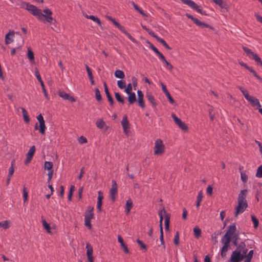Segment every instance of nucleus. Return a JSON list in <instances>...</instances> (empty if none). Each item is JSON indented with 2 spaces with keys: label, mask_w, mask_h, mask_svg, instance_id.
<instances>
[{
  "label": "nucleus",
  "mask_w": 262,
  "mask_h": 262,
  "mask_svg": "<svg viewBox=\"0 0 262 262\" xmlns=\"http://www.w3.org/2000/svg\"><path fill=\"white\" fill-rule=\"evenodd\" d=\"M26 9L33 15L36 16L40 21L45 23H51L53 21L52 12L49 8H47L43 10V12L45 14H43L41 9L37 8L34 5L28 3H26Z\"/></svg>",
  "instance_id": "1"
},
{
  "label": "nucleus",
  "mask_w": 262,
  "mask_h": 262,
  "mask_svg": "<svg viewBox=\"0 0 262 262\" xmlns=\"http://www.w3.org/2000/svg\"><path fill=\"white\" fill-rule=\"evenodd\" d=\"M248 191L247 189L242 190L237 197V205L235 208L234 216L237 217L239 214L243 213L248 205L246 199Z\"/></svg>",
  "instance_id": "2"
},
{
  "label": "nucleus",
  "mask_w": 262,
  "mask_h": 262,
  "mask_svg": "<svg viewBox=\"0 0 262 262\" xmlns=\"http://www.w3.org/2000/svg\"><path fill=\"white\" fill-rule=\"evenodd\" d=\"M225 234H227L228 237H229L230 242L231 239L238 241L239 238V233L236 232V227L235 223L228 226L227 231Z\"/></svg>",
  "instance_id": "3"
},
{
  "label": "nucleus",
  "mask_w": 262,
  "mask_h": 262,
  "mask_svg": "<svg viewBox=\"0 0 262 262\" xmlns=\"http://www.w3.org/2000/svg\"><path fill=\"white\" fill-rule=\"evenodd\" d=\"M184 4L188 5L192 9L195 10L198 13H201L202 15H206V13L205 11L203 10L202 8L194 3L192 0H181Z\"/></svg>",
  "instance_id": "4"
},
{
  "label": "nucleus",
  "mask_w": 262,
  "mask_h": 262,
  "mask_svg": "<svg viewBox=\"0 0 262 262\" xmlns=\"http://www.w3.org/2000/svg\"><path fill=\"white\" fill-rule=\"evenodd\" d=\"M227 234H225L221 239V242L224 244L221 249V255L224 257L226 256V253L228 251L230 245V239Z\"/></svg>",
  "instance_id": "5"
},
{
  "label": "nucleus",
  "mask_w": 262,
  "mask_h": 262,
  "mask_svg": "<svg viewBox=\"0 0 262 262\" xmlns=\"http://www.w3.org/2000/svg\"><path fill=\"white\" fill-rule=\"evenodd\" d=\"M164 145L161 139H157L155 143L154 154L159 155L164 152Z\"/></svg>",
  "instance_id": "6"
},
{
  "label": "nucleus",
  "mask_w": 262,
  "mask_h": 262,
  "mask_svg": "<svg viewBox=\"0 0 262 262\" xmlns=\"http://www.w3.org/2000/svg\"><path fill=\"white\" fill-rule=\"evenodd\" d=\"M245 256V253L244 254H240V251L235 250L233 252L229 262H239L242 260Z\"/></svg>",
  "instance_id": "7"
},
{
  "label": "nucleus",
  "mask_w": 262,
  "mask_h": 262,
  "mask_svg": "<svg viewBox=\"0 0 262 262\" xmlns=\"http://www.w3.org/2000/svg\"><path fill=\"white\" fill-rule=\"evenodd\" d=\"M171 117L173 118L175 123L182 130L186 132L188 130V127L187 125L183 122L179 118H178L174 114H171Z\"/></svg>",
  "instance_id": "8"
},
{
  "label": "nucleus",
  "mask_w": 262,
  "mask_h": 262,
  "mask_svg": "<svg viewBox=\"0 0 262 262\" xmlns=\"http://www.w3.org/2000/svg\"><path fill=\"white\" fill-rule=\"evenodd\" d=\"M35 152V146L34 145L31 146L29 149L28 152L26 154V159L24 161L25 165H28L30 163L32 159V158Z\"/></svg>",
  "instance_id": "9"
},
{
  "label": "nucleus",
  "mask_w": 262,
  "mask_h": 262,
  "mask_svg": "<svg viewBox=\"0 0 262 262\" xmlns=\"http://www.w3.org/2000/svg\"><path fill=\"white\" fill-rule=\"evenodd\" d=\"M239 63L241 66L244 67L246 69L248 70L251 73H252L253 76L256 78H257L260 81L262 82V78H261L257 75L256 72L253 70V69L252 67L248 66L246 63H245L243 61H240Z\"/></svg>",
  "instance_id": "10"
},
{
  "label": "nucleus",
  "mask_w": 262,
  "mask_h": 262,
  "mask_svg": "<svg viewBox=\"0 0 262 262\" xmlns=\"http://www.w3.org/2000/svg\"><path fill=\"white\" fill-rule=\"evenodd\" d=\"M112 188L110 190V197L113 201L115 200V195L117 192V184L115 180L112 181Z\"/></svg>",
  "instance_id": "11"
},
{
  "label": "nucleus",
  "mask_w": 262,
  "mask_h": 262,
  "mask_svg": "<svg viewBox=\"0 0 262 262\" xmlns=\"http://www.w3.org/2000/svg\"><path fill=\"white\" fill-rule=\"evenodd\" d=\"M58 95L64 100H68L72 102L76 101V99L74 97L70 96L69 94L63 91H59Z\"/></svg>",
  "instance_id": "12"
},
{
  "label": "nucleus",
  "mask_w": 262,
  "mask_h": 262,
  "mask_svg": "<svg viewBox=\"0 0 262 262\" xmlns=\"http://www.w3.org/2000/svg\"><path fill=\"white\" fill-rule=\"evenodd\" d=\"M121 125L123 129L124 133L126 135H128L129 132L128 130L129 128V122L126 115H124L123 117L122 120L121 121Z\"/></svg>",
  "instance_id": "13"
},
{
  "label": "nucleus",
  "mask_w": 262,
  "mask_h": 262,
  "mask_svg": "<svg viewBox=\"0 0 262 262\" xmlns=\"http://www.w3.org/2000/svg\"><path fill=\"white\" fill-rule=\"evenodd\" d=\"M246 100L250 102L252 106H256V108L261 107V105L258 99L250 95Z\"/></svg>",
  "instance_id": "14"
},
{
  "label": "nucleus",
  "mask_w": 262,
  "mask_h": 262,
  "mask_svg": "<svg viewBox=\"0 0 262 262\" xmlns=\"http://www.w3.org/2000/svg\"><path fill=\"white\" fill-rule=\"evenodd\" d=\"M138 95V105L142 108H144L145 106V103L144 101V95L142 92L140 90L137 91Z\"/></svg>",
  "instance_id": "15"
},
{
  "label": "nucleus",
  "mask_w": 262,
  "mask_h": 262,
  "mask_svg": "<svg viewBox=\"0 0 262 262\" xmlns=\"http://www.w3.org/2000/svg\"><path fill=\"white\" fill-rule=\"evenodd\" d=\"M195 24L201 28H208V31H212L214 30V28L209 24L201 21L198 19L195 20Z\"/></svg>",
  "instance_id": "16"
},
{
  "label": "nucleus",
  "mask_w": 262,
  "mask_h": 262,
  "mask_svg": "<svg viewBox=\"0 0 262 262\" xmlns=\"http://www.w3.org/2000/svg\"><path fill=\"white\" fill-rule=\"evenodd\" d=\"M106 17L108 20H111L113 23V24L119 29L120 31L123 32V33H126L124 27L121 26L118 21L116 20L115 18L108 16H107Z\"/></svg>",
  "instance_id": "17"
},
{
  "label": "nucleus",
  "mask_w": 262,
  "mask_h": 262,
  "mask_svg": "<svg viewBox=\"0 0 262 262\" xmlns=\"http://www.w3.org/2000/svg\"><path fill=\"white\" fill-rule=\"evenodd\" d=\"M93 209V207L91 206L88 207V209L85 213L84 220L91 221L94 216Z\"/></svg>",
  "instance_id": "18"
},
{
  "label": "nucleus",
  "mask_w": 262,
  "mask_h": 262,
  "mask_svg": "<svg viewBox=\"0 0 262 262\" xmlns=\"http://www.w3.org/2000/svg\"><path fill=\"white\" fill-rule=\"evenodd\" d=\"M235 250H238V251H240V254H244L245 252V256L248 251V249L246 248L245 243L244 242H242L239 244Z\"/></svg>",
  "instance_id": "19"
},
{
  "label": "nucleus",
  "mask_w": 262,
  "mask_h": 262,
  "mask_svg": "<svg viewBox=\"0 0 262 262\" xmlns=\"http://www.w3.org/2000/svg\"><path fill=\"white\" fill-rule=\"evenodd\" d=\"M146 97L147 100L151 103L152 106L156 107L157 104V101L156 100L154 96L151 94V93H147L146 94Z\"/></svg>",
  "instance_id": "20"
},
{
  "label": "nucleus",
  "mask_w": 262,
  "mask_h": 262,
  "mask_svg": "<svg viewBox=\"0 0 262 262\" xmlns=\"http://www.w3.org/2000/svg\"><path fill=\"white\" fill-rule=\"evenodd\" d=\"M118 241L120 243L121 246L123 249L124 252L125 253H129V250L128 249L127 246L124 243L123 239L121 235L118 236Z\"/></svg>",
  "instance_id": "21"
},
{
  "label": "nucleus",
  "mask_w": 262,
  "mask_h": 262,
  "mask_svg": "<svg viewBox=\"0 0 262 262\" xmlns=\"http://www.w3.org/2000/svg\"><path fill=\"white\" fill-rule=\"evenodd\" d=\"M96 125L99 129H102L104 127H105V130L108 129V126H106L102 119H98L96 122Z\"/></svg>",
  "instance_id": "22"
},
{
  "label": "nucleus",
  "mask_w": 262,
  "mask_h": 262,
  "mask_svg": "<svg viewBox=\"0 0 262 262\" xmlns=\"http://www.w3.org/2000/svg\"><path fill=\"white\" fill-rule=\"evenodd\" d=\"M153 36L155 37L157 40L160 42L164 47H165L166 49L168 50H170L171 48L168 46V45L166 42V41L162 38L159 37L155 34H152Z\"/></svg>",
  "instance_id": "23"
},
{
  "label": "nucleus",
  "mask_w": 262,
  "mask_h": 262,
  "mask_svg": "<svg viewBox=\"0 0 262 262\" xmlns=\"http://www.w3.org/2000/svg\"><path fill=\"white\" fill-rule=\"evenodd\" d=\"M86 256L88 257H93V247L91 246V245L88 243L86 244Z\"/></svg>",
  "instance_id": "24"
},
{
  "label": "nucleus",
  "mask_w": 262,
  "mask_h": 262,
  "mask_svg": "<svg viewBox=\"0 0 262 262\" xmlns=\"http://www.w3.org/2000/svg\"><path fill=\"white\" fill-rule=\"evenodd\" d=\"M14 34H6L5 36V43L8 45L13 41Z\"/></svg>",
  "instance_id": "25"
},
{
  "label": "nucleus",
  "mask_w": 262,
  "mask_h": 262,
  "mask_svg": "<svg viewBox=\"0 0 262 262\" xmlns=\"http://www.w3.org/2000/svg\"><path fill=\"white\" fill-rule=\"evenodd\" d=\"M133 207V202L132 200L129 199L127 200L126 202V208H125V212L128 214L129 213L131 208Z\"/></svg>",
  "instance_id": "26"
},
{
  "label": "nucleus",
  "mask_w": 262,
  "mask_h": 262,
  "mask_svg": "<svg viewBox=\"0 0 262 262\" xmlns=\"http://www.w3.org/2000/svg\"><path fill=\"white\" fill-rule=\"evenodd\" d=\"M21 109L25 122L26 123H29L30 122V118L28 114L27 111L24 107H21Z\"/></svg>",
  "instance_id": "27"
},
{
  "label": "nucleus",
  "mask_w": 262,
  "mask_h": 262,
  "mask_svg": "<svg viewBox=\"0 0 262 262\" xmlns=\"http://www.w3.org/2000/svg\"><path fill=\"white\" fill-rule=\"evenodd\" d=\"M203 197V192L202 190H200L198 193L196 199V206L198 208H199V207L200 206L201 202L202 200Z\"/></svg>",
  "instance_id": "28"
},
{
  "label": "nucleus",
  "mask_w": 262,
  "mask_h": 262,
  "mask_svg": "<svg viewBox=\"0 0 262 262\" xmlns=\"http://www.w3.org/2000/svg\"><path fill=\"white\" fill-rule=\"evenodd\" d=\"M194 235L196 238H199L201 236L202 231L198 226H195L193 228Z\"/></svg>",
  "instance_id": "29"
},
{
  "label": "nucleus",
  "mask_w": 262,
  "mask_h": 262,
  "mask_svg": "<svg viewBox=\"0 0 262 262\" xmlns=\"http://www.w3.org/2000/svg\"><path fill=\"white\" fill-rule=\"evenodd\" d=\"M128 95V101L130 104L134 103L136 100V97L135 93L127 94Z\"/></svg>",
  "instance_id": "30"
},
{
  "label": "nucleus",
  "mask_w": 262,
  "mask_h": 262,
  "mask_svg": "<svg viewBox=\"0 0 262 262\" xmlns=\"http://www.w3.org/2000/svg\"><path fill=\"white\" fill-rule=\"evenodd\" d=\"M170 218V214H165V230H169Z\"/></svg>",
  "instance_id": "31"
},
{
  "label": "nucleus",
  "mask_w": 262,
  "mask_h": 262,
  "mask_svg": "<svg viewBox=\"0 0 262 262\" xmlns=\"http://www.w3.org/2000/svg\"><path fill=\"white\" fill-rule=\"evenodd\" d=\"M115 76L117 78L123 79L125 77L124 72L120 70H117L115 72Z\"/></svg>",
  "instance_id": "32"
},
{
  "label": "nucleus",
  "mask_w": 262,
  "mask_h": 262,
  "mask_svg": "<svg viewBox=\"0 0 262 262\" xmlns=\"http://www.w3.org/2000/svg\"><path fill=\"white\" fill-rule=\"evenodd\" d=\"M39 123V133L41 134V135H45V131H46V125H45V122H40Z\"/></svg>",
  "instance_id": "33"
},
{
  "label": "nucleus",
  "mask_w": 262,
  "mask_h": 262,
  "mask_svg": "<svg viewBox=\"0 0 262 262\" xmlns=\"http://www.w3.org/2000/svg\"><path fill=\"white\" fill-rule=\"evenodd\" d=\"M131 4L133 7L135 8V9L138 11L140 14L142 15L143 16H146L145 14L143 12V11L137 5H136L134 2H132Z\"/></svg>",
  "instance_id": "34"
},
{
  "label": "nucleus",
  "mask_w": 262,
  "mask_h": 262,
  "mask_svg": "<svg viewBox=\"0 0 262 262\" xmlns=\"http://www.w3.org/2000/svg\"><path fill=\"white\" fill-rule=\"evenodd\" d=\"M86 17L91 19L93 21L96 23L98 25L101 26V21H100V19L98 17H97V16H95L94 15H90V16L86 15Z\"/></svg>",
  "instance_id": "35"
},
{
  "label": "nucleus",
  "mask_w": 262,
  "mask_h": 262,
  "mask_svg": "<svg viewBox=\"0 0 262 262\" xmlns=\"http://www.w3.org/2000/svg\"><path fill=\"white\" fill-rule=\"evenodd\" d=\"M28 58L32 62H34V53L30 48L28 49Z\"/></svg>",
  "instance_id": "36"
},
{
  "label": "nucleus",
  "mask_w": 262,
  "mask_h": 262,
  "mask_svg": "<svg viewBox=\"0 0 262 262\" xmlns=\"http://www.w3.org/2000/svg\"><path fill=\"white\" fill-rule=\"evenodd\" d=\"M44 167L45 169L49 170H53V163L52 162L46 161L44 164Z\"/></svg>",
  "instance_id": "37"
},
{
  "label": "nucleus",
  "mask_w": 262,
  "mask_h": 262,
  "mask_svg": "<svg viewBox=\"0 0 262 262\" xmlns=\"http://www.w3.org/2000/svg\"><path fill=\"white\" fill-rule=\"evenodd\" d=\"M42 226L46 229L48 233H51V227L50 225L46 222V221L44 219L42 221Z\"/></svg>",
  "instance_id": "38"
},
{
  "label": "nucleus",
  "mask_w": 262,
  "mask_h": 262,
  "mask_svg": "<svg viewBox=\"0 0 262 262\" xmlns=\"http://www.w3.org/2000/svg\"><path fill=\"white\" fill-rule=\"evenodd\" d=\"M115 96L116 100L122 104L124 103V99L121 96L120 94L118 92L115 93Z\"/></svg>",
  "instance_id": "39"
},
{
  "label": "nucleus",
  "mask_w": 262,
  "mask_h": 262,
  "mask_svg": "<svg viewBox=\"0 0 262 262\" xmlns=\"http://www.w3.org/2000/svg\"><path fill=\"white\" fill-rule=\"evenodd\" d=\"M163 213L164 214V215H165V214H167L166 212V210L164 208L162 210H160L158 212V214L160 217V225H162V221L163 219L162 215Z\"/></svg>",
  "instance_id": "40"
},
{
  "label": "nucleus",
  "mask_w": 262,
  "mask_h": 262,
  "mask_svg": "<svg viewBox=\"0 0 262 262\" xmlns=\"http://www.w3.org/2000/svg\"><path fill=\"white\" fill-rule=\"evenodd\" d=\"M95 97L97 101H100L102 100V97L100 94V92L98 88L95 89Z\"/></svg>",
  "instance_id": "41"
},
{
  "label": "nucleus",
  "mask_w": 262,
  "mask_h": 262,
  "mask_svg": "<svg viewBox=\"0 0 262 262\" xmlns=\"http://www.w3.org/2000/svg\"><path fill=\"white\" fill-rule=\"evenodd\" d=\"M10 227L9 222L8 221H5L3 222H0V227L3 229H6Z\"/></svg>",
  "instance_id": "42"
},
{
  "label": "nucleus",
  "mask_w": 262,
  "mask_h": 262,
  "mask_svg": "<svg viewBox=\"0 0 262 262\" xmlns=\"http://www.w3.org/2000/svg\"><path fill=\"white\" fill-rule=\"evenodd\" d=\"M238 88L241 91V92L242 93L243 95L244 96V97L246 98V99H247L249 97V96H250V95L248 93V91L245 90V89H244L242 86H238Z\"/></svg>",
  "instance_id": "43"
},
{
  "label": "nucleus",
  "mask_w": 262,
  "mask_h": 262,
  "mask_svg": "<svg viewBox=\"0 0 262 262\" xmlns=\"http://www.w3.org/2000/svg\"><path fill=\"white\" fill-rule=\"evenodd\" d=\"M14 163H15V160H13L11 161V166L9 169L8 176H9V177H11L14 173V168H13V165H14Z\"/></svg>",
  "instance_id": "44"
},
{
  "label": "nucleus",
  "mask_w": 262,
  "mask_h": 262,
  "mask_svg": "<svg viewBox=\"0 0 262 262\" xmlns=\"http://www.w3.org/2000/svg\"><path fill=\"white\" fill-rule=\"evenodd\" d=\"M251 220H252V221L253 223L254 227L255 228H257V227L258 226V225H259V221H258V220L254 215H252L251 216Z\"/></svg>",
  "instance_id": "45"
},
{
  "label": "nucleus",
  "mask_w": 262,
  "mask_h": 262,
  "mask_svg": "<svg viewBox=\"0 0 262 262\" xmlns=\"http://www.w3.org/2000/svg\"><path fill=\"white\" fill-rule=\"evenodd\" d=\"M106 95V97L108 99V102H110V105H113L114 104V100L112 97L111 96L109 91L105 92Z\"/></svg>",
  "instance_id": "46"
},
{
  "label": "nucleus",
  "mask_w": 262,
  "mask_h": 262,
  "mask_svg": "<svg viewBox=\"0 0 262 262\" xmlns=\"http://www.w3.org/2000/svg\"><path fill=\"white\" fill-rule=\"evenodd\" d=\"M173 243L177 246L179 245V231H177L175 234V235H174V237L173 238Z\"/></svg>",
  "instance_id": "47"
},
{
  "label": "nucleus",
  "mask_w": 262,
  "mask_h": 262,
  "mask_svg": "<svg viewBox=\"0 0 262 262\" xmlns=\"http://www.w3.org/2000/svg\"><path fill=\"white\" fill-rule=\"evenodd\" d=\"M256 177L259 178H262V165L258 167L256 173Z\"/></svg>",
  "instance_id": "48"
},
{
  "label": "nucleus",
  "mask_w": 262,
  "mask_h": 262,
  "mask_svg": "<svg viewBox=\"0 0 262 262\" xmlns=\"http://www.w3.org/2000/svg\"><path fill=\"white\" fill-rule=\"evenodd\" d=\"M241 180L244 183H246L247 182L248 177V176L243 171L241 172Z\"/></svg>",
  "instance_id": "49"
},
{
  "label": "nucleus",
  "mask_w": 262,
  "mask_h": 262,
  "mask_svg": "<svg viewBox=\"0 0 262 262\" xmlns=\"http://www.w3.org/2000/svg\"><path fill=\"white\" fill-rule=\"evenodd\" d=\"M35 75L38 81L41 83V82H43L41 79V76L40 75L39 72L37 68L35 69Z\"/></svg>",
  "instance_id": "50"
},
{
  "label": "nucleus",
  "mask_w": 262,
  "mask_h": 262,
  "mask_svg": "<svg viewBox=\"0 0 262 262\" xmlns=\"http://www.w3.org/2000/svg\"><path fill=\"white\" fill-rule=\"evenodd\" d=\"M118 86L121 89H123L125 88V82L123 80H118L117 81Z\"/></svg>",
  "instance_id": "51"
},
{
  "label": "nucleus",
  "mask_w": 262,
  "mask_h": 262,
  "mask_svg": "<svg viewBox=\"0 0 262 262\" xmlns=\"http://www.w3.org/2000/svg\"><path fill=\"white\" fill-rule=\"evenodd\" d=\"M40 85H41V86L42 88V90L43 91V94H44V95H45V97L47 99H49V97L48 96V93H47V90H46L45 89V85H44V83L43 82H41L40 83Z\"/></svg>",
  "instance_id": "52"
},
{
  "label": "nucleus",
  "mask_w": 262,
  "mask_h": 262,
  "mask_svg": "<svg viewBox=\"0 0 262 262\" xmlns=\"http://www.w3.org/2000/svg\"><path fill=\"white\" fill-rule=\"evenodd\" d=\"M137 242L138 245L140 246L142 249L146 250V246L144 244V243L139 239H137Z\"/></svg>",
  "instance_id": "53"
},
{
  "label": "nucleus",
  "mask_w": 262,
  "mask_h": 262,
  "mask_svg": "<svg viewBox=\"0 0 262 262\" xmlns=\"http://www.w3.org/2000/svg\"><path fill=\"white\" fill-rule=\"evenodd\" d=\"M28 192L26 190V188L24 187L23 189V199L24 202H26L28 200Z\"/></svg>",
  "instance_id": "54"
},
{
  "label": "nucleus",
  "mask_w": 262,
  "mask_h": 262,
  "mask_svg": "<svg viewBox=\"0 0 262 262\" xmlns=\"http://www.w3.org/2000/svg\"><path fill=\"white\" fill-rule=\"evenodd\" d=\"M133 88H132V84L129 83L127 84V88L125 90V92L127 94H129L130 93H132Z\"/></svg>",
  "instance_id": "55"
},
{
  "label": "nucleus",
  "mask_w": 262,
  "mask_h": 262,
  "mask_svg": "<svg viewBox=\"0 0 262 262\" xmlns=\"http://www.w3.org/2000/svg\"><path fill=\"white\" fill-rule=\"evenodd\" d=\"M85 67L89 79H92V77H93V76L91 69L87 64H86Z\"/></svg>",
  "instance_id": "56"
},
{
  "label": "nucleus",
  "mask_w": 262,
  "mask_h": 262,
  "mask_svg": "<svg viewBox=\"0 0 262 262\" xmlns=\"http://www.w3.org/2000/svg\"><path fill=\"white\" fill-rule=\"evenodd\" d=\"M78 141L80 144L86 143L88 142L86 138L83 136L79 137L78 139Z\"/></svg>",
  "instance_id": "57"
},
{
  "label": "nucleus",
  "mask_w": 262,
  "mask_h": 262,
  "mask_svg": "<svg viewBox=\"0 0 262 262\" xmlns=\"http://www.w3.org/2000/svg\"><path fill=\"white\" fill-rule=\"evenodd\" d=\"M165 64V67L167 69L171 70L173 69V67L172 64H171L169 62H168L166 60L164 62Z\"/></svg>",
  "instance_id": "58"
},
{
  "label": "nucleus",
  "mask_w": 262,
  "mask_h": 262,
  "mask_svg": "<svg viewBox=\"0 0 262 262\" xmlns=\"http://www.w3.org/2000/svg\"><path fill=\"white\" fill-rule=\"evenodd\" d=\"M206 192L209 195H212L213 193V187L211 185H209L206 190Z\"/></svg>",
  "instance_id": "59"
},
{
  "label": "nucleus",
  "mask_w": 262,
  "mask_h": 262,
  "mask_svg": "<svg viewBox=\"0 0 262 262\" xmlns=\"http://www.w3.org/2000/svg\"><path fill=\"white\" fill-rule=\"evenodd\" d=\"M216 5H219L221 7L224 8L223 0H212Z\"/></svg>",
  "instance_id": "60"
},
{
  "label": "nucleus",
  "mask_w": 262,
  "mask_h": 262,
  "mask_svg": "<svg viewBox=\"0 0 262 262\" xmlns=\"http://www.w3.org/2000/svg\"><path fill=\"white\" fill-rule=\"evenodd\" d=\"M132 81L133 83V85L134 88H136L138 85V80L137 78L135 77H133L132 78Z\"/></svg>",
  "instance_id": "61"
},
{
  "label": "nucleus",
  "mask_w": 262,
  "mask_h": 262,
  "mask_svg": "<svg viewBox=\"0 0 262 262\" xmlns=\"http://www.w3.org/2000/svg\"><path fill=\"white\" fill-rule=\"evenodd\" d=\"M166 96L167 97V99H168L169 102L171 103V104H173L174 103V100H173V99L172 98V97L171 96L170 93H168L166 95Z\"/></svg>",
  "instance_id": "62"
},
{
  "label": "nucleus",
  "mask_w": 262,
  "mask_h": 262,
  "mask_svg": "<svg viewBox=\"0 0 262 262\" xmlns=\"http://www.w3.org/2000/svg\"><path fill=\"white\" fill-rule=\"evenodd\" d=\"M161 86L163 92L165 94V95L169 93L167 90L166 85L163 83H161Z\"/></svg>",
  "instance_id": "63"
},
{
  "label": "nucleus",
  "mask_w": 262,
  "mask_h": 262,
  "mask_svg": "<svg viewBox=\"0 0 262 262\" xmlns=\"http://www.w3.org/2000/svg\"><path fill=\"white\" fill-rule=\"evenodd\" d=\"M98 196L97 202H102L103 199V193L101 191H98Z\"/></svg>",
  "instance_id": "64"
}]
</instances>
